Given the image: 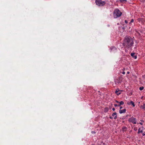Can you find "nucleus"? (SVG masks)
Listing matches in <instances>:
<instances>
[{"label": "nucleus", "mask_w": 145, "mask_h": 145, "mask_svg": "<svg viewBox=\"0 0 145 145\" xmlns=\"http://www.w3.org/2000/svg\"><path fill=\"white\" fill-rule=\"evenodd\" d=\"M134 44L133 39L130 36H126L123 41L122 44L125 48H131Z\"/></svg>", "instance_id": "nucleus-1"}, {"label": "nucleus", "mask_w": 145, "mask_h": 145, "mask_svg": "<svg viewBox=\"0 0 145 145\" xmlns=\"http://www.w3.org/2000/svg\"><path fill=\"white\" fill-rule=\"evenodd\" d=\"M121 14V12L118 9H115L113 15L115 18L120 17Z\"/></svg>", "instance_id": "nucleus-2"}, {"label": "nucleus", "mask_w": 145, "mask_h": 145, "mask_svg": "<svg viewBox=\"0 0 145 145\" xmlns=\"http://www.w3.org/2000/svg\"><path fill=\"white\" fill-rule=\"evenodd\" d=\"M95 3L98 6H102L104 5L106 2L105 1H103L102 0H95Z\"/></svg>", "instance_id": "nucleus-3"}, {"label": "nucleus", "mask_w": 145, "mask_h": 145, "mask_svg": "<svg viewBox=\"0 0 145 145\" xmlns=\"http://www.w3.org/2000/svg\"><path fill=\"white\" fill-rule=\"evenodd\" d=\"M129 122H132L133 124H135L137 123V119L135 118L132 117L129 119Z\"/></svg>", "instance_id": "nucleus-4"}, {"label": "nucleus", "mask_w": 145, "mask_h": 145, "mask_svg": "<svg viewBox=\"0 0 145 145\" xmlns=\"http://www.w3.org/2000/svg\"><path fill=\"white\" fill-rule=\"evenodd\" d=\"M122 77H120L115 80V82L118 84L121 83L122 81Z\"/></svg>", "instance_id": "nucleus-5"}, {"label": "nucleus", "mask_w": 145, "mask_h": 145, "mask_svg": "<svg viewBox=\"0 0 145 145\" xmlns=\"http://www.w3.org/2000/svg\"><path fill=\"white\" fill-rule=\"evenodd\" d=\"M127 104L129 105H132L133 107H134L135 106L134 103L132 101H128L127 103Z\"/></svg>", "instance_id": "nucleus-6"}, {"label": "nucleus", "mask_w": 145, "mask_h": 145, "mask_svg": "<svg viewBox=\"0 0 145 145\" xmlns=\"http://www.w3.org/2000/svg\"><path fill=\"white\" fill-rule=\"evenodd\" d=\"M110 49L111 52L113 53H114L117 51V49L115 47H112V48H111Z\"/></svg>", "instance_id": "nucleus-7"}, {"label": "nucleus", "mask_w": 145, "mask_h": 145, "mask_svg": "<svg viewBox=\"0 0 145 145\" xmlns=\"http://www.w3.org/2000/svg\"><path fill=\"white\" fill-rule=\"evenodd\" d=\"M126 111V109H124L123 110H119V113L120 114L124 113Z\"/></svg>", "instance_id": "nucleus-8"}, {"label": "nucleus", "mask_w": 145, "mask_h": 145, "mask_svg": "<svg viewBox=\"0 0 145 145\" xmlns=\"http://www.w3.org/2000/svg\"><path fill=\"white\" fill-rule=\"evenodd\" d=\"M135 55V53H132L131 54V56L133 57H134L135 59H136L137 58V57L136 56H134Z\"/></svg>", "instance_id": "nucleus-9"}, {"label": "nucleus", "mask_w": 145, "mask_h": 145, "mask_svg": "<svg viewBox=\"0 0 145 145\" xmlns=\"http://www.w3.org/2000/svg\"><path fill=\"white\" fill-rule=\"evenodd\" d=\"M109 110V108L108 107H106L104 109V112H107Z\"/></svg>", "instance_id": "nucleus-10"}, {"label": "nucleus", "mask_w": 145, "mask_h": 145, "mask_svg": "<svg viewBox=\"0 0 145 145\" xmlns=\"http://www.w3.org/2000/svg\"><path fill=\"white\" fill-rule=\"evenodd\" d=\"M143 132L142 130H141L140 128H139L138 129V133H142Z\"/></svg>", "instance_id": "nucleus-11"}, {"label": "nucleus", "mask_w": 145, "mask_h": 145, "mask_svg": "<svg viewBox=\"0 0 145 145\" xmlns=\"http://www.w3.org/2000/svg\"><path fill=\"white\" fill-rule=\"evenodd\" d=\"M141 108L145 110V104L144 103L142 105H141Z\"/></svg>", "instance_id": "nucleus-12"}, {"label": "nucleus", "mask_w": 145, "mask_h": 145, "mask_svg": "<svg viewBox=\"0 0 145 145\" xmlns=\"http://www.w3.org/2000/svg\"><path fill=\"white\" fill-rule=\"evenodd\" d=\"M115 93L116 94L118 95H119L121 93L120 92V91H115Z\"/></svg>", "instance_id": "nucleus-13"}, {"label": "nucleus", "mask_w": 145, "mask_h": 145, "mask_svg": "<svg viewBox=\"0 0 145 145\" xmlns=\"http://www.w3.org/2000/svg\"><path fill=\"white\" fill-rule=\"evenodd\" d=\"M119 103L121 105H123L124 103L123 101H121L120 102H119Z\"/></svg>", "instance_id": "nucleus-14"}, {"label": "nucleus", "mask_w": 145, "mask_h": 145, "mask_svg": "<svg viewBox=\"0 0 145 145\" xmlns=\"http://www.w3.org/2000/svg\"><path fill=\"white\" fill-rule=\"evenodd\" d=\"M144 87H143V86H142V87H140L139 88V89L140 90H143V89H144Z\"/></svg>", "instance_id": "nucleus-15"}, {"label": "nucleus", "mask_w": 145, "mask_h": 145, "mask_svg": "<svg viewBox=\"0 0 145 145\" xmlns=\"http://www.w3.org/2000/svg\"><path fill=\"white\" fill-rule=\"evenodd\" d=\"M116 114H117V113L116 112H114V113H113L112 114V116H116Z\"/></svg>", "instance_id": "nucleus-16"}, {"label": "nucleus", "mask_w": 145, "mask_h": 145, "mask_svg": "<svg viewBox=\"0 0 145 145\" xmlns=\"http://www.w3.org/2000/svg\"><path fill=\"white\" fill-rule=\"evenodd\" d=\"M121 2L122 3H125V2H126V0H120Z\"/></svg>", "instance_id": "nucleus-17"}, {"label": "nucleus", "mask_w": 145, "mask_h": 145, "mask_svg": "<svg viewBox=\"0 0 145 145\" xmlns=\"http://www.w3.org/2000/svg\"><path fill=\"white\" fill-rule=\"evenodd\" d=\"M134 22V20L133 19H132L131 21L129 23V24H131V23L133 22Z\"/></svg>", "instance_id": "nucleus-18"}, {"label": "nucleus", "mask_w": 145, "mask_h": 145, "mask_svg": "<svg viewBox=\"0 0 145 145\" xmlns=\"http://www.w3.org/2000/svg\"><path fill=\"white\" fill-rule=\"evenodd\" d=\"M91 133L93 134H95L96 133V132L94 131H91Z\"/></svg>", "instance_id": "nucleus-19"}, {"label": "nucleus", "mask_w": 145, "mask_h": 145, "mask_svg": "<svg viewBox=\"0 0 145 145\" xmlns=\"http://www.w3.org/2000/svg\"><path fill=\"white\" fill-rule=\"evenodd\" d=\"M134 130H135V131H137V128H135V127H134Z\"/></svg>", "instance_id": "nucleus-20"}, {"label": "nucleus", "mask_w": 145, "mask_h": 145, "mask_svg": "<svg viewBox=\"0 0 145 145\" xmlns=\"http://www.w3.org/2000/svg\"><path fill=\"white\" fill-rule=\"evenodd\" d=\"M125 22L126 23V24H127L128 23V21H127V20H125Z\"/></svg>", "instance_id": "nucleus-21"}, {"label": "nucleus", "mask_w": 145, "mask_h": 145, "mask_svg": "<svg viewBox=\"0 0 145 145\" xmlns=\"http://www.w3.org/2000/svg\"><path fill=\"white\" fill-rule=\"evenodd\" d=\"M117 118V115L116 116L114 117V119H116Z\"/></svg>", "instance_id": "nucleus-22"}, {"label": "nucleus", "mask_w": 145, "mask_h": 145, "mask_svg": "<svg viewBox=\"0 0 145 145\" xmlns=\"http://www.w3.org/2000/svg\"><path fill=\"white\" fill-rule=\"evenodd\" d=\"M114 106H118V105L117 104H114Z\"/></svg>", "instance_id": "nucleus-23"}, {"label": "nucleus", "mask_w": 145, "mask_h": 145, "mask_svg": "<svg viewBox=\"0 0 145 145\" xmlns=\"http://www.w3.org/2000/svg\"><path fill=\"white\" fill-rule=\"evenodd\" d=\"M115 110V109L114 108H112V110H113V111H114V110Z\"/></svg>", "instance_id": "nucleus-24"}, {"label": "nucleus", "mask_w": 145, "mask_h": 145, "mask_svg": "<svg viewBox=\"0 0 145 145\" xmlns=\"http://www.w3.org/2000/svg\"><path fill=\"white\" fill-rule=\"evenodd\" d=\"M122 74H125V72H122Z\"/></svg>", "instance_id": "nucleus-25"}, {"label": "nucleus", "mask_w": 145, "mask_h": 145, "mask_svg": "<svg viewBox=\"0 0 145 145\" xmlns=\"http://www.w3.org/2000/svg\"><path fill=\"white\" fill-rule=\"evenodd\" d=\"M121 105H120V104H119L118 105V106H121Z\"/></svg>", "instance_id": "nucleus-26"}, {"label": "nucleus", "mask_w": 145, "mask_h": 145, "mask_svg": "<svg viewBox=\"0 0 145 145\" xmlns=\"http://www.w3.org/2000/svg\"><path fill=\"white\" fill-rule=\"evenodd\" d=\"M110 119H112V118H112V117H111V116H110Z\"/></svg>", "instance_id": "nucleus-27"}, {"label": "nucleus", "mask_w": 145, "mask_h": 145, "mask_svg": "<svg viewBox=\"0 0 145 145\" xmlns=\"http://www.w3.org/2000/svg\"><path fill=\"white\" fill-rule=\"evenodd\" d=\"M140 123V124H141V125H142V123H141V122H140V123Z\"/></svg>", "instance_id": "nucleus-28"}, {"label": "nucleus", "mask_w": 145, "mask_h": 145, "mask_svg": "<svg viewBox=\"0 0 145 145\" xmlns=\"http://www.w3.org/2000/svg\"><path fill=\"white\" fill-rule=\"evenodd\" d=\"M116 102L117 103H119V102L118 101H116Z\"/></svg>", "instance_id": "nucleus-29"}, {"label": "nucleus", "mask_w": 145, "mask_h": 145, "mask_svg": "<svg viewBox=\"0 0 145 145\" xmlns=\"http://www.w3.org/2000/svg\"><path fill=\"white\" fill-rule=\"evenodd\" d=\"M127 73L128 74H129V72H127Z\"/></svg>", "instance_id": "nucleus-30"}, {"label": "nucleus", "mask_w": 145, "mask_h": 145, "mask_svg": "<svg viewBox=\"0 0 145 145\" xmlns=\"http://www.w3.org/2000/svg\"><path fill=\"white\" fill-rule=\"evenodd\" d=\"M122 108V107L121 106L120 108V109H121Z\"/></svg>", "instance_id": "nucleus-31"}, {"label": "nucleus", "mask_w": 145, "mask_h": 145, "mask_svg": "<svg viewBox=\"0 0 145 145\" xmlns=\"http://www.w3.org/2000/svg\"><path fill=\"white\" fill-rule=\"evenodd\" d=\"M143 135V136H144L145 135V134L144 133H143V134H142Z\"/></svg>", "instance_id": "nucleus-32"}, {"label": "nucleus", "mask_w": 145, "mask_h": 145, "mask_svg": "<svg viewBox=\"0 0 145 145\" xmlns=\"http://www.w3.org/2000/svg\"><path fill=\"white\" fill-rule=\"evenodd\" d=\"M125 51L126 52H127V50H125Z\"/></svg>", "instance_id": "nucleus-33"}, {"label": "nucleus", "mask_w": 145, "mask_h": 145, "mask_svg": "<svg viewBox=\"0 0 145 145\" xmlns=\"http://www.w3.org/2000/svg\"><path fill=\"white\" fill-rule=\"evenodd\" d=\"M118 91H121V90H118ZM121 91H122V90H121Z\"/></svg>", "instance_id": "nucleus-34"}]
</instances>
